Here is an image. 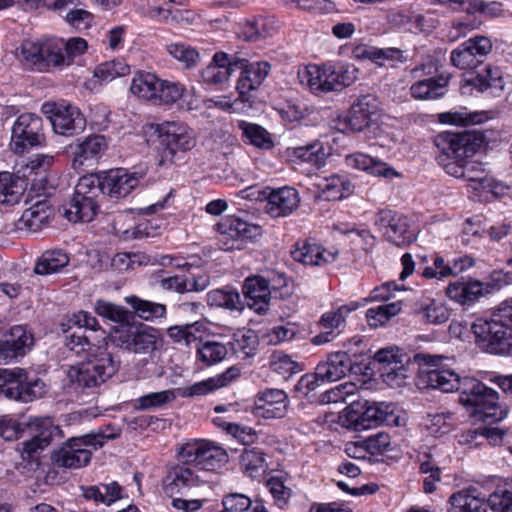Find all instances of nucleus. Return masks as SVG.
Listing matches in <instances>:
<instances>
[{"instance_id": "obj_37", "label": "nucleus", "mask_w": 512, "mask_h": 512, "mask_svg": "<svg viewBox=\"0 0 512 512\" xmlns=\"http://www.w3.org/2000/svg\"><path fill=\"white\" fill-rule=\"evenodd\" d=\"M317 188L328 201L341 200L352 193V185L344 175H331L318 179Z\"/></svg>"}, {"instance_id": "obj_36", "label": "nucleus", "mask_w": 512, "mask_h": 512, "mask_svg": "<svg viewBox=\"0 0 512 512\" xmlns=\"http://www.w3.org/2000/svg\"><path fill=\"white\" fill-rule=\"evenodd\" d=\"M449 77L439 76L415 82L410 87L411 96L417 100H432L443 97L446 94V87Z\"/></svg>"}, {"instance_id": "obj_32", "label": "nucleus", "mask_w": 512, "mask_h": 512, "mask_svg": "<svg viewBox=\"0 0 512 512\" xmlns=\"http://www.w3.org/2000/svg\"><path fill=\"white\" fill-rule=\"evenodd\" d=\"M448 512H487V499L477 489H466L451 495Z\"/></svg>"}, {"instance_id": "obj_5", "label": "nucleus", "mask_w": 512, "mask_h": 512, "mask_svg": "<svg viewBox=\"0 0 512 512\" xmlns=\"http://www.w3.org/2000/svg\"><path fill=\"white\" fill-rule=\"evenodd\" d=\"M25 427H28L35 432H39L34 435L31 440L23 443V450L29 455L35 453L39 449L47 447L51 442L53 434L58 432V427L52 425L49 418L35 417L33 419H29L24 426L10 415L0 416V437L7 441L18 439L24 432Z\"/></svg>"}, {"instance_id": "obj_60", "label": "nucleus", "mask_w": 512, "mask_h": 512, "mask_svg": "<svg viewBox=\"0 0 512 512\" xmlns=\"http://www.w3.org/2000/svg\"><path fill=\"white\" fill-rule=\"evenodd\" d=\"M271 368L274 372L288 378L293 374L299 373L303 370L300 363L294 361L290 356L277 352L274 353L271 360Z\"/></svg>"}, {"instance_id": "obj_44", "label": "nucleus", "mask_w": 512, "mask_h": 512, "mask_svg": "<svg viewBox=\"0 0 512 512\" xmlns=\"http://www.w3.org/2000/svg\"><path fill=\"white\" fill-rule=\"evenodd\" d=\"M277 28V23L274 20L257 18L246 21L242 27L241 34L245 40L255 42L272 36Z\"/></svg>"}, {"instance_id": "obj_64", "label": "nucleus", "mask_w": 512, "mask_h": 512, "mask_svg": "<svg viewBox=\"0 0 512 512\" xmlns=\"http://www.w3.org/2000/svg\"><path fill=\"white\" fill-rule=\"evenodd\" d=\"M511 489L498 488L487 498L488 506L495 512H512V477Z\"/></svg>"}, {"instance_id": "obj_30", "label": "nucleus", "mask_w": 512, "mask_h": 512, "mask_svg": "<svg viewBox=\"0 0 512 512\" xmlns=\"http://www.w3.org/2000/svg\"><path fill=\"white\" fill-rule=\"evenodd\" d=\"M108 147L106 138L102 135H90L79 141L74 152L73 166H92L98 161Z\"/></svg>"}, {"instance_id": "obj_28", "label": "nucleus", "mask_w": 512, "mask_h": 512, "mask_svg": "<svg viewBox=\"0 0 512 512\" xmlns=\"http://www.w3.org/2000/svg\"><path fill=\"white\" fill-rule=\"evenodd\" d=\"M288 412V396L281 389H267L256 402L257 415L265 419H278Z\"/></svg>"}, {"instance_id": "obj_57", "label": "nucleus", "mask_w": 512, "mask_h": 512, "mask_svg": "<svg viewBox=\"0 0 512 512\" xmlns=\"http://www.w3.org/2000/svg\"><path fill=\"white\" fill-rule=\"evenodd\" d=\"M130 73V67L122 59L102 63L95 68L94 76L101 81H111Z\"/></svg>"}, {"instance_id": "obj_47", "label": "nucleus", "mask_w": 512, "mask_h": 512, "mask_svg": "<svg viewBox=\"0 0 512 512\" xmlns=\"http://www.w3.org/2000/svg\"><path fill=\"white\" fill-rule=\"evenodd\" d=\"M240 464L251 478H257L265 472V454L258 448H245L240 455Z\"/></svg>"}, {"instance_id": "obj_27", "label": "nucleus", "mask_w": 512, "mask_h": 512, "mask_svg": "<svg viewBox=\"0 0 512 512\" xmlns=\"http://www.w3.org/2000/svg\"><path fill=\"white\" fill-rule=\"evenodd\" d=\"M65 345L67 349L77 356L85 355V359L91 354L106 350V333L101 331L100 335L93 337L86 334V331L75 330L66 336Z\"/></svg>"}, {"instance_id": "obj_26", "label": "nucleus", "mask_w": 512, "mask_h": 512, "mask_svg": "<svg viewBox=\"0 0 512 512\" xmlns=\"http://www.w3.org/2000/svg\"><path fill=\"white\" fill-rule=\"evenodd\" d=\"M266 200V212L274 218L290 215L298 208L300 202L298 191L292 187L272 190Z\"/></svg>"}, {"instance_id": "obj_7", "label": "nucleus", "mask_w": 512, "mask_h": 512, "mask_svg": "<svg viewBox=\"0 0 512 512\" xmlns=\"http://www.w3.org/2000/svg\"><path fill=\"white\" fill-rule=\"evenodd\" d=\"M179 460H186L204 476L207 471L220 467L227 461L226 451L207 440H192L178 451Z\"/></svg>"}, {"instance_id": "obj_13", "label": "nucleus", "mask_w": 512, "mask_h": 512, "mask_svg": "<svg viewBox=\"0 0 512 512\" xmlns=\"http://www.w3.org/2000/svg\"><path fill=\"white\" fill-rule=\"evenodd\" d=\"M374 360L380 365L379 371L383 381L392 387H400L407 378L410 356L397 346L378 350Z\"/></svg>"}, {"instance_id": "obj_54", "label": "nucleus", "mask_w": 512, "mask_h": 512, "mask_svg": "<svg viewBox=\"0 0 512 512\" xmlns=\"http://www.w3.org/2000/svg\"><path fill=\"white\" fill-rule=\"evenodd\" d=\"M207 303L210 306L224 307L230 310L242 309L240 295L238 292L233 290H212L207 294Z\"/></svg>"}, {"instance_id": "obj_40", "label": "nucleus", "mask_w": 512, "mask_h": 512, "mask_svg": "<svg viewBox=\"0 0 512 512\" xmlns=\"http://www.w3.org/2000/svg\"><path fill=\"white\" fill-rule=\"evenodd\" d=\"M350 166L368 171L375 176L391 178L398 176V173L386 163L376 160L369 155L363 153H355L347 157Z\"/></svg>"}, {"instance_id": "obj_55", "label": "nucleus", "mask_w": 512, "mask_h": 512, "mask_svg": "<svg viewBox=\"0 0 512 512\" xmlns=\"http://www.w3.org/2000/svg\"><path fill=\"white\" fill-rule=\"evenodd\" d=\"M401 311L400 302L382 304L377 307H371L366 312V318L371 327H378L386 323L391 317Z\"/></svg>"}, {"instance_id": "obj_23", "label": "nucleus", "mask_w": 512, "mask_h": 512, "mask_svg": "<svg viewBox=\"0 0 512 512\" xmlns=\"http://www.w3.org/2000/svg\"><path fill=\"white\" fill-rule=\"evenodd\" d=\"M236 66V55L223 51L216 52L211 62L201 70V80L209 86H222L229 81L232 73L236 71Z\"/></svg>"}, {"instance_id": "obj_18", "label": "nucleus", "mask_w": 512, "mask_h": 512, "mask_svg": "<svg viewBox=\"0 0 512 512\" xmlns=\"http://www.w3.org/2000/svg\"><path fill=\"white\" fill-rule=\"evenodd\" d=\"M375 225L383 233V236L396 246H405L414 239L408 218L392 210H380L375 216Z\"/></svg>"}, {"instance_id": "obj_49", "label": "nucleus", "mask_w": 512, "mask_h": 512, "mask_svg": "<svg viewBox=\"0 0 512 512\" xmlns=\"http://www.w3.org/2000/svg\"><path fill=\"white\" fill-rule=\"evenodd\" d=\"M82 491L86 499L102 502L107 505L121 497V487L116 482L109 485L101 484L98 486L82 487Z\"/></svg>"}, {"instance_id": "obj_6", "label": "nucleus", "mask_w": 512, "mask_h": 512, "mask_svg": "<svg viewBox=\"0 0 512 512\" xmlns=\"http://www.w3.org/2000/svg\"><path fill=\"white\" fill-rule=\"evenodd\" d=\"M99 182L95 177L84 175L75 187L73 197L64 209V217L71 222H90L98 211Z\"/></svg>"}, {"instance_id": "obj_1", "label": "nucleus", "mask_w": 512, "mask_h": 512, "mask_svg": "<svg viewBox=\"0 0 512 512\" xmlns=\"http://www.w3.org/2000/svg\"><path fill=\"white\" fill-rule=\"evenodd\" d=\"M415 361H424L429 368L425 371L427 384L443 392L458 391L459 402L470 409L472 416L483 422L494 423L507 416V409L499 404L498 393L473 377L460 378L450 369H445L438 355L417 354Z\"/></svg>"}, {"instance_id": "obj_31", "label": "nucleus", "mask_w": 512, "mask_h": 512, "mask_svg": "<svg viewBox=\"0 0 512 512\" xmlns=\"http://www.w3.org/2000/svg\"><path fill=\"white\" fill-rule=\"evenodd\" d=\"M317 375L323 381H337L352 369V360L347 352L338 351L328 355L327 360L317 365Z\"/></svg>"}, {"instance_id": "obj_59", "label": "nucleus", "mask_w": 512, "mask_h": 512, "mask_svg": "<svg viewBox=\"0 0 512 512\" xmlns=\"http://www.w3.org/2000/svg\"><path fill=\"white\" fill-rule=\"evenodd\" d=\"M161 84L158 89L156 103L172 105L187 96L185 94V87L178 82L161 80Z\"/></svg>"}, {"instance_id": "obj_63", "label": "nucleus", "mask_w": 512, "mask_h": 512, "mask_svg": "<svg viewBox=\"0 0 512 512\" xmlns=\"http://www.w3.org/2000/svg\"><path fill=\"white\" fill-rule=\"evenodd\" d=\"M267 487L272 494L275 504L279 508H283L287 505L292 491L285 485V477L283 475L273 476L268 479Z\"/></svg>"}, {"instance_id": "obj_8", "label": "nucleus", "mask_w": 512, "mask_h": 512, "mask_svg": "<svg viewBox=\"0 0 512 512\" xmlns=\"http://www.w3.org/2000/svg\"><path fill=\"white\" fill-rule=\"evenodd\" d=\"M102 439L100 436L97 438L87 434L70 438L61 448L53 452L51 456L52 462L58 467L70 469L86 466L91 460V449L97 450L101 448L100 441Z\"/></svg>"}, {"instance_id": "obj_19", "label": "nucleus", "mask_w": 512, "mask_h": 512, "mask_svg": "<svg viewBox=\"0 0 512 512\" xmlns=\"http://www.w3.org/2000/svg\"><path fill=\"white\" fill-rule=\"evenodd\" d=\"M88 175L98 180L100 194L111 199L127 197L139 185L140 180L136 173H129L123 169Z\"/></svg>"}, {"instance_id": "obj_12", "label": "nucleus", "mask_w": 512, "mask_h": 512, "mask_svg": "<svg viewBox=\"0 0 512 512\" xmlns=\"http://www.w3.org/2000/svg\"><path fill=\"white\" fill-rule=\"evenodd\" d=\"M63 39H48L43 42L26 41L21 46L24 60L39 71L50 67H64Z\"/></svg>"}, {"instance_id": "obj_52", "label": "nucleus", "mask_w": 512, "mask_h": 512, "mask_svg": "<svg viewBox=\"0 0 512 512\" xmlns=\"http://www.w3.org/2000/svg\"><path fill=\"white\" fill-rule=\"evenodd\" d=\"M419 470L426 475L423 479V490L430 494L437 490V484L441 481V469L431 458L430 454H424L420 460Z\"/></svg>"}, {"instance_id": "obj_62", "label": "nucleus", "mask_w": 512, "mask_h": 512, "mask_svg": "<svg viewBox=\"0 0 512 512\" xmlns=\"http://www.w3.org/2000/svg\"><path fill=\"white\" fill-rule=\"evenodd\" d=\"M95 311L99 316L113 322L120 323L128 320V312L125 308L106 300H97L95 303Z\"/></svg>"}, {"instance_id": "obj_15", "label": "nucleus", "mask_w": 512, "mask_h": 512, "mask_svg": "<svg viewBox=\"0 0 512 512\" xmlns=\"http://www.w3.org/2000/svg\"><path fill=\"white\" fill-rule=\"evenodd\" d=\"M43 142L42 119L33 113L21 114L12 127L10 149L15 154H22Z\"/></svg>"}, {"instance_id": "obj_33", "label": "nucleus", "mask_w": 512, "mask_h": 512, "mask_svg": "<svg viewBox=\"0 0 512 512\" xmlns=\"http://www.w3.org/2000/svg\"><path fill=\"white\" fill-rule=\"evenodd\" d=\"M33 343V335L27 327L16 325L5 335V340L0 342V347L3 352H13L15 356H22L31 349Z\"/></svg>"}, {"instance_id": "obj_25", "label": "nucleus", "mask_w": 512, "mask_h": 512, "mask_svg": "<svg viewBox=\"0 0 512 512\" xmlns=\"http://www.w3.org/2000/svg\"><path fill=\"white\" fill-rule=\"evenodd\" d=\"M379 111V103L376 97L372 95H362L357 102L352 105L349 115L345 120L348 129L353 132L363 131L369 127L373 117Z\"/></svg>"}, {"instance_id": "obj_21", "label": "nucleus", "mask_w": 512, "mask_h": 512, "mask_svg": "<svg viewBox=\"0 0 512 512\" xmlns=\"http://www.w3.org/2000/svg\"><path fill=\"white\" fill-rule=\"evenodd\" d=\"M236 62V70H240L236 89L239 96L245 101V96L262 85L271 70V65L266 61L249 62L247 59L237 56Z\"/></svg>"}, {"instance_id": "obj_20", "label": "nucleus", "mask_w": 512, "mask_h": 512, "mask_svg": "<svg viewBox=\"0 0 512 512\" xmlns=\"http://www.w3.org/2000/svg\"><path fill=\"white\" fill-rule=\"evenodd\" d=\"M492 49L491 41L484 36L470 38L451 53L450 60L453 66L459 69H474L478 67L483 58Z\"/></svg>"}, {"instance_id": "obj_39", "label": "nucleus", "mask_w": 512, "mask_h": 512, "mask_svg": "<svg viewBox=\"0 0 512 512\" xmlns=\"http://www.w3.org/2000/svg\"><path fill=\"white\" fill-rule=\"evenodd\" d=\"M483 293V284L478 280H458L446 288L447 296L461 304L477 300Z\"/></svg>"}, {"instance_id": "obj_11", "label": "nucleus", "mask_w": 512, "mask_h": 512, "mask_svg": "<svg viewBox=\"0 0 512 512\" xmlns=\"http://www.w3.org/2000/svg\"><path fill=\"white\" fill-rule=\"evenodd\" d=\"M1 378L5 384L0 387V394L11 400L31 402L45 393V384L40 379L28 380L21 368L3 369Z\"/></svg>"}, {"instance_id": "obj_16", "label": "nucleus", "mask_w": 512, "mask_h": 512, "mask_svg": "<svg viewBox=\"0 0 512 512\" xmlns=\"http://www.w3.org/2000/svg\"><path fill=\"white\" fill-rule=\"evenodd\" d=\"M113 342L129 352L150 354L157 349L159 336L155 329L148 326H127L116 332Z\"/></svg>"}, {"instance_id": "obj_61", "label": "nucleus", "mask_w": 512, "mask_h": 512, "mask_svg": "<svg viewBox=\"0 0 512 512\" xmlns=\"http://www.w3.org/2000/svg\"><path fill=\"white\" fill-rule=\"evenodd\" d=\"M199 359L206 365L221 362L227 355V348L220 342H206L198 349Z\"/></svg>"}, {"instance_id": "obj_50", "label": "nucleus", "mask_w": 512, "mask_h": 512, "mask_svg": "<svg viewBox=\"0 0 512 512\" xmlns=\"http://www.w3.org/2000/svg\"><path fill=\"white\" fill-rule=\"evenodd\" d=\"M467 83L481 92L486 91L489 88H503L500 71L489 65L481 72H477L475 75L472 73L471 77L467 79Z\"/></svg>"}, {"instance_id": "obj_4", "label": "nucleus", "mask_w": 512, "mask_h": 512, "mask_svg": "<svg viewBox=\"0 0 512 512\" xmlns=\"http://www.w3.org/2000/svg\"><path fill=\"white\" fill-rule=\"evenodd\" d=\"M118 368L119 361H115L110 352L99 351L72 366L68 371V377L76 388L91 389L103 384Z\"/></svg>"}, {"instance_id": "obj_2", "label": "nucleus", "mask_w": 512, "mask_h": 512, "mask_svg": "<svg viewBox=\"0 0 512 512\" xmlns=\"http://www.w3.org/2000/svg\"><path fill=\"white\" fill-rule=\"evenodd\" d=\"M482 144V137L471 131L443 132L436 136L435 145L440 153L438 164L444 171L455 178L465 179L467 187L475 192H488L493 195L504 193V186L487 175L471 178L477 163L469 161Z\"/></svg>"}, {"instance_id": "obj_22", "label": "nucleus", "mask_w": 512, "mask_h": 512, "mask_svg": "<svg viewBox=\"0 0 512 512\" xmlns=\"http://www.w3.org/2000/svg\"><path fill=\"white\" fill-rule=\"evenodd\" d=\"M242 292L247 305L259 314L265 313L269 308L271 295L275 293V285L260 275L245 279Z\"/></svg>"}, {"instance_id": "obj_53", "label": "nucleus", "mask_w": 512, "mask_h": 512, "mask_svg": "<svg viewBox=\"0 0 512 512\" xmlns=\"http://www.w3.org/2000/svg\"><path fill=\"white\" fill-rule=\"evenodd\" d=\"M231 351L240 359H247L253 356L257 349V338L250 332H241L234 335L229 343Z\"/></svg>"}, {"instance_id": "obj_43", "label": "nucleus", "mask_w": 512, "mask_h": 512, "mask_svg": "<svg viewBox=\"0 0 512 512\" xmlns=\"http://www.w3.org/2000/svg\"><path fill=\"white\" fill-rule=\"evenodd\" d=\"M395 405L392 403H373L366 407L362 413L363 421L367 420L374 424L396 425L399 423V416L395 415Z\"/></svg>"}, {"instance_id": "obj_46", "label": "nucleus", "mask_w": 512, "mask_h": 512, "mask_svg": "<svg viewBox=\"0 0 512 512\" xmlns=\"http://www.w3.org/2000/svg\"><path fill=\"white\" fill-rule=\"evenodd\" d=\"M416 313L422 321L429 324H442L448 321L450 317L448 309L434 299L421 302L416 309Z\"/></svg>"}, {"instance_id": "obj_29", "label": "nucleus", "mask_w": 512, "mask_h": 512, "mask_svg": "<svg viewBox=\"0 0 512 512\" xmlns=\"http://www.w3.org/2000/svg\"><path fill=\"white\" fill-rule=\"evenodd\" d=\"M339 251H327L320 245L307 241L297 242L291 251L292 258L302 264L320 266L334 262Z\"/></svg>"}, {"instance_id": "obj_51", "label": "nucleus", "mask_w": 512, "mask_h": 512, "mask_svg": "<svg viewBox=\"0 0 512 512\" xmlns=\"http://www.w3.org/2000/svg\"><path fill=\"white\" fill-rule=\"evenodd\" d=\"M125 301L134 309L135 313L140 318L146 321L163 317L166 313L165 305L143 300L137 296H128L125 298Z\"/></svg>"}, {"instance_id": "obj_14", "label": "nucleus", "mask_w": 512, "mask_h": 512, "mask_svg": "<svg viewBox=\"0 0 512 512\" xmlns=\"http://www.w3.org/2000/svg\"><path fill=\"white\" fill-rule=\"evenodd\" d=\"M155 132L164 147V157L173 160L177 152H186L196 145L195 135L182 122H164L157 124Z\"/></svg>"}, {"instance_id": "obj_9", "label": "nucleus", "mask_w": 512, "mask_h": 512, "mask_svg": "<svg viewBox=\"0 0 512 512\" xmlns=\"http://www.w3.org/2000/svg\"><path fill=\"white\" fill-rule=\"evenodd\" d=\"M476 342L491 353L497 355L512 354V328L492 318L478 319L472 324Z\"/></svg>"}, {"instance_id": "obj_10", "label": "nucleus", "mask_w": 512, "mask_h": 512, "mask_svg": "<svg viewBox=\"0 0 512 512\" xmlns=\"http://www.w3.org/2000/svg\"><path fill=\"white\" fill-rule=\"evenodd\" d=\"M218 244L224 251L240 250L262 234L259 225L249 223L235 216L223 218L217 224Z\"/></svg>"}, {"instance_id": "obj_3", "label": "nucleus", "mask_w": 512, "mask_h": 512, "mask_svg": "<svg viewBox=\"0 0 512 512\" xmlns=\"http://www.w3.org/2000/svg\"><path fill=\"white\" fill-rule=\"evenodd\" d=\"M200 470L195 469L186 460L170 465L162 479L163 492L172 498V506L178 510L196 511L201 508L202 501L191 497L198 495V490L205 486Z\"/></svg>"}, {"instance_id": "obj_17", "label": "nucleus", "mask_w": 512, "mask_h": 512, "mask_svg": "<svg viewBox=\"0 0 512 512\" xmlns=\"http://www.w3.org/2000/svg\"><path fill=\"white\" fill-rule=\"evenodd\" d=\"M42 110L50 114L49 119L56 134L62 136H73L82 132L86 120L80 110L71 104H49L43 105Z\"/></svg>"}, {"instance_id": "obj_34", "label": "nucleus", "mask_w": 512, "mask_h": 512, "mask_svg": "<svg viewBox=\"0 0 512 512\" xmlns=\"http://www.w3.org/2000/svg\"><path fill=\"white\" fill-rule=\"evenodd\" d=\"M474 265V261L470 257H461L453 261V265L446 263L442 257H436L433 266L425 267L422 274L425 278L443 279L468 269Z\"/></svg>"}, {"instance_id": "obj_35", "label": "nucleus", "mask_w": 512, "mask_h": 512, "mask_svg": "<svg viewBox=\"0 0 512 512\" xmlns=\"http://www.w3.org/2000/svg\"><path fill=\"white\" fill-rule=\"evenodd\" d=\"M52 212L47 201H37L23 212L18 226L19 228H27L32 232H37L48 223Z\"/></svg>"}, {"instance_id": "obj_56", "label": "nucleus", "mask_w": 512, "mask_h": 512, "mask_svg": "<svg viewBox=\"0 0 512 512\" xmlns=\"http://www.w3.org/2000/svg\"><path fill=\"white\" fill-rule=\"evenodd\" d=\"M292 155L303 162L311 163L316 166L323 165L326 158V153L320 142L295 147L292 150Z\"/></svg>"}, {"instance_id": "obj_41", "label": "nucleus", "mask_w": 512, "mask_h": 512, "mask_svg": "<svg viewBox=\"0 0 512 512\" xmlns=\"http://www.w3.org/2000/svg\"><path fill=\"white\" fill-rule=\"evenodd\" d=\"M69 256L60 249L47 250L36 262L34 272L38 275L57 273L69 264Z\"/></svg>"}, {"instance_id": "obj_42", "label": "nucleus", "mask_w": 512, "mask_h": 512, "mask_svg": "<svg viewBox=\"0 0 512 512\" xmlns=\"http://www.w3.org/2000/svg\"><path fill=\"white\" fill-rule=\"evenodd\" d=\"M161 79L152 73H140L133 78L130 90L137 97L156 102Z\"/></svg>"}, {"instance_id": "obj_24", "label": "nucleus", "mask_w": 512, "mask_h": 512, "mask_svg": "<svg viewBox=\"0 0 512 512\" xmlns=\"http://www.w3.org/2000/svg\"><path fill=\"white\" fill-rule=\"evenodd\" d=\"M324 93L350 86L358 77V69L342 62H327L321 66Z\"/></svg>"}, {"instance_id": "obj_48", "label": "nucleus", "mask_w": 512, "mask_h": 512, "mask_svg": "<svg viewBox=\"0 0 512 512\" xmlns=\"http://www.w3.org/2000/svg\"><path fill=\"white\" fill-rule=\"evenodd\" d=\"M203 332L204 325L198 321L191 324L173 326L168 329L169 337L174 342L185 346H189L191 343L199 340Z\"/></svg>"}, {"instance_id": "obj_38", "label": "nucleus", "mask_w": 512, "mask_h": 512, "mask_svg": "<svg viewBox=\"0 0 512 512\" xmlns=\"http://www.w3.org/2000/svg\"><path fill=\"white\" fill-rule=\"evenodd\" d=\"M26 190L25 181L19 176L8 172H0V204H17Z\"/></svg>"}, {"instance_id": "obj_58", "label": "nucleus", "mask_w": 512, "mask_h": 512, "mask_svg": "<svg viewBox=\"0 0 512 512\" xmlns=\"http://www.w3.org/2000/svg\"><path fill=\"white\" fill-rule=\"evenodd\" d=\"M167 52L177 61L181 62L186 68L194 67L200 60L199 52L184 43H173L167 46Z\"/></svg>"}, {"instance_id": "obj_45", "label": "nucleus", "mask_w": 512, "mask_h": 512, "mask_svg": "<svg viewBox=\"0 0 512 512\" xmlns=\"http://www.w3.org/2000/svg\"><path fill=\"white\" fill-rule=\"evenodd\" d=\"M238 127L242 131L245 141L260 149H271L274 145L271 134L262 126L246 121H239Z\"/></svg>"}]
</instances>
